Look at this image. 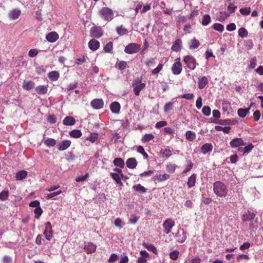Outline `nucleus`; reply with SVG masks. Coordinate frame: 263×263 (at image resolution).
<instances>
[{"label":"nucleus","mask_w":263,"mask_h":263,"mask_svg":"<svg viewBox=\"0 0 263 263\" xmlns=\"http://www.w3.org/2000/svg\"><path fill=\"white\" fill-rule=\"evenodd\" d=\"M214 193L219 197H226L228 194V189L226 185L221 181H216L213 184Z\"/></svg>","instance_id":"f257e3e1"},{"label":"nucleus","mask_w":263,"mask_h":263,"mask_svg":"<svg viewBox=\"0 0 263 263\" xmlns=\"http://www.w3.org/2000/svg\"><path fill=\"white\" fill-rule=\"evenodd\" d=\"M99 14L102 18L108 22L113 19L114 15L113 11L108 7L102 8L99 11Z\"/></svg>","instance_id":"f03ea898"},{"label":"nucleus","mask_w":263,"mask_h":263,"mask_svg":"<svg viewBox=\"0 0 263 263\" xmlns=\"http://www.w3.org/2000/svg\"><path fill=\"white\" fill-rule=\"evenodd\" d=\"M183 61L187 67L191 70L195 69L197 65L196 59L191 55H186L184 58Z\"/></svg>","instance_id":"7ed1b4c3"},{"label":"nucleus","mask_w":263,"mask_h":263,"mask_svg":"<svg viewBox=\"0 0 263 263\" xmlns=\"http://www.w3.org/2000/svg\"><path fill=\"white\" fill-rule=\"evenodd\" d=\"M140 50V46L136 43H130L124 49V51L127 54H133L138 52Z\"/></svg>","instance_id":"20e7f679"},{"label":"nucleus","mask_w":263,"mask_h":263,"mask_svg":"<svg viewBox=\"0 0 263 263\" xmlns=\"http://www.w3.org/2000/svg\"><path fill=\"white\" fill-rule=\"evenodd\" d=\"M175 237L176 241L180 243H183L185 241L187 238L186 232L183 229L179 228Z\"/></svg>","instance_id":"39448f33"},{"label":"nucleus","mask_w":263,"mask_h":263,"mask_svg":"<svg viewBox=\"0 0 263 263\" xmlns=\"http://www.w3.org/2000/svg\"><path fill=\"white\" fill-rule=\"evenodd\" d=\"M164 232L168 234L171 231L172 228L175 226V222L172 219H166L163 224Z\"/></svg>","instance_id":"423d86ee"},{"label":"nucleus","mask_w":263,"mask_h":263,"mask_svg":"<svg viewBox=\"0 0 263 263\" xmlns=\"http://www.w3.org/2000/svg\"><path fill=\"white\" fill-rule=\"evenodd\" d=\"M90 32L91 36L93 37L99 38L103 34L102 29L99 27H92Z\"/></svg>","instance_id":"0eeeda50"},{"label":"nucleus","mask_w":263,"mask_h":263,"mask_svg":"<svg viewBox=\"0 0 263 263\" xmlns=\"http://www.w3.org/2000/svg\"><path fill=\"white\" fill-rule=\"evenodd\" d=\"M92 107L95 109H100L103 107L104 102L101 99H95L90 103Z\"/></svg>","instance_id":"6e6552de"},{"label":"nucleus","mask_w":263,"mask_h":263,"mask_svg":"<svg viewBox=\"0 0 263 263\" xmlns=\"http://www.w3.org/2000/svg\"><path fill=\"white\" fill-rule=\"evenodd\" d=\"M182 69V65L179 61L174 63L172 67V72L175 75L179 74L181 72Z\"/></svg>","instance_id":"1a4fd4ad"},{"label":"nucleus","mask_w":263,"mask_h":263,"mask_svg":"<svg viewBox=\"0 0 263 263\" xmlns=\"http://www.w3.org/2000/svg\"><path fill=\"white\" fill-rule=\"evenodd\" d=\"M71 145L70 140H63L59 142L57 144V148L59 151H64L67 149Z\"/></svg>","instance_id":"9d476101"},{"label":"nucleus","mask_w":263,"mask_h":263,"mask_svg":"<svg viewBox=\"0 0 263 263\" xmlns=\"http://www.w3.org/2000/svg\"><path fill=\"white\" fill-rule=\"evenodd\" d=\"M232 147H237L240 145H244L243 140L241 138H236L233 139L230 143Z\"/></svg>","instance_id":"9b49d317"},{"label":"nucleus","mask_w":263,"mask_h":263,"mask_svg":"<svg viewBox=\"0 0 263 263\" xmlns=\"http://www.w3.org/2000/svg\"><path fill=\"white\" fill-rule=\"evenodd\" d=\"M47 41L51 43L55 42L59 39V35L55 32H51L47 34L46 36Z\"/></svg>","instance_id":"f8f14e48"},{"label":"nucleus","mask_w":263,"mask_h":263,"mask_svg":"<svg viewBox=\"0 0 263 263\" xmlns=\"http://www.w3.org/2000/svg\"><path fill=\"white\" fill-rule=\"evenodd\" d=\"M182 48V41L180 39H177L174 43L171 49L174 51H179Z\"/></svg>","instance_id":"ddd939ff"},{"label":"nucleus","mask_w":263,"mask_h":263,"mask_svg":"<svg viewBox=\"0 0 263 263\" xmlns=\"http://www.w3.org/2000/svg\"><path fill=\"white\" fill-rule=\"evenodd\" d=\"M21 13V11L18 9H14L11 11L9 14V17L11 20H16L19 17Z\"/></svg>","instance_id":"4468645a"},{"label":"nucleus","mask_w":263,"mask_h":263,"mask_svg":"<svg viewBox=\"0 0 263 263\" xmlns=\"http://www.w3.org/2000/svg\"><path fill=\"white\" fill-rule=\"evenodd\" d=\"M255 216V214L251 211H248L246 212L242 216V220L243 221H251L253 220Z\"/></svg>","instance_id":"2eb2a0df"},{"label":"nucleus","mask_w":263,"mask_h":263,"mask_svg":"<svg viewBox=\"0 0 263 263\" xmlns=\"http://www.w3.org/2000/svg\"><path fill=\"white\" fill-rule=\"evenodd\" d=\"M137 161L134 158H128L126 161V165L127 167L131 169L135 168L137 165Z\"/></svg>","instance_id":"dca6fc26"},{"label":"nucleus","mask_w":263,"mask_h":263,"mask_svg":"<svg viewBox=\"0 0 263 263\" xmlns=\"http://www.w3.org/2000/svg\"><path fill=\"white\" fill-rule=\"evenodd\" d=\"M88 46L91 50L95 51L99 48L100 43L95 39H92L89 42Z\"/></svg>","instance_id":"f3484780"},{"label":"nucleus","mask_w":263,"mask_h":263,"mask_svg":"<svg viewBox=\"0 0 263 263\" xmlns=\"http://www.w3.org/2000/svg\"><path fill=\"white\" fill-rule=\"evenodd\" d=\"M120 104L118 102H114L110 105V108L112 112L118 114L120 110Z\"/></svg>","instance_id":"a211bd4d"},{"label":"nucleus","mask_w":263,"mask_h":263,"mask_svg":"<svg viewBox=\"0 0 263 263\" xmlns=\"http://www.w3.org/2000/svg\"><path fill=\"white\" fill-rule=\"evenodd\" d=\"M84 249L87 253H92L96 251V246L91 242H88L85 245Z\"/></svg>","instance_id":"6ab92c4d"},{"label":"nucleus","mask_w":263,"mask_h":263,"mask_svg":"<svg viewBox=\"0 0 263 263\" xmlns=\"http://www.w3.org/2000/svg\"><path fill=\"white\" fill-rule=\"evenodd\" d=\"M145 83H140L139 84L134 86L133 91L135 95L136 96H138L140 94V91L145 87Z\"/></svg>","instance_id":"aec40b11"},{"label":"nucleus","mask_w":263,"mask_h":263,"mask_svg":"<svg viewBox=\"0 0 263 263\" xmlns=\"http://www.w3.org/2000/svg\"><path fill=\"white\" fill-rule=\"evenodd\" d=\"M63 123L65 125H73L76 123V120L72 117L67 116L64 119Z\"/></svg>","instance_id":"412c9836"},{"label":"nucleus","mask_w":263,"mask_h":263,"mask_svg":"<svg viewBox=\"0 0 263 263\" xmlns=\"http://www.w3.org/2000/svg\"><path fill=\"white\" fill-rule=\"evenodd\" d=\"M208 83V80L205 77H202L199 78L198 87L199 89H203Z\"/></svg>","instance_id":"4be33fe9"},{"label":"nucleus","mask_w":263,"mask_h":263,"mask_svg":"<svg viewBox=\"0 0 263 263\" xmlns=\"http://www.w3.org/2000/svg\"><path fill=\"white\" fill-rule=\"evenodd\" d=\"M110 176L116 182L117 184H119L120 186H123V183L121 181V175L119 174H117L115 173H111Z\"/></svg>","instance_id":"5701e85b"},{"label":"nucleus","mask_w":263,"mask_h":263,"mask_svg":"<svg viewBox=\"0 0 263 263\" xmlns=\"http://www.w3.org/2000/svg\"><path fill=\"white\" fill-rule=\"evenodd\" d=\"M213 149V146L210 143H205L203 144L201 148V152L203 154H205L210 152Z\"/></svg>","instance_id":"b1692460"},{"label":"nucleus","mask_w":263,"mask_h":263,"mask_svg":"<svg viewBox=\"0 0 263 263\" xmlns=\"http://www.w3.org/2000/svg\"><path fill=\"white\" fill-rule=\"evenodd\" d=\"M34 83L31 81H24L23 83V87L26 90H30L34 87Z\"/></svg>","instance_id":"393cba45"},{"label":"nucleus","mask_w":263,"mask_h":263,"mask_svg":"<svg viewBox=\"0 0 263 263\" xmlns=\"http://www.w3.org/2000/svg\"><path fill=\"white\" fill-rule=\"evenodd\" d=\"M35 91L38 94L44 95L47 93L48 88L47 86L44 85H40L35 88Z\"/></svg>","instance_id":"a878e982"},{"label":"nucleus","mask_w":263,"mask_h":263,"mask_svg":"<svg viewBox=\"0 0 263 263\" xmlns=\"http://www.w3.org/2000/svg\"><path fill=\"white\" fill-rule=\"evenodd\" d=\"M59 77V73L57 71H52L48 73V78L52 81L58 80Z\"/></svg>","instance_id":"bb28decb"},{"label":"nucleus","mask_w":263,"mask_h":263,"mask_svg":"<svg viewBox=\"0 0 263 263\" xmlns=\"http://www.w3.org/2000/svg\"><path fill=\"white\" fill-rule=\"evenodd\" d=\"M27 175V172L26 171L24 170L20 171L16 174V179L17 180H22L26 177Z\"/></svg>","instance_id":"cd10ccee"},{"label":"nucleus","mask_w":263,"mask_h":263,"mask_svg":"<svg viewBox=\"0 0 263 263\" xmlns=\"http://www.w3.org/2000/svg\"><path fill=\"white\" fill-rule=\"evenodd\" d=\"M69 135L74 138H79L82 136V132L79 129H74L69 133Z\"/></svg>","instance_id":"c85d7f7f"},{"label":"nucleus","mask_w":263,"mask_h":263,"mask_svg":"<svg viewBox=\"0 0 263 263\" xmlns=\"http://www.w3.org/2000/svg\"><path fill=\"white\" fill-rule=\"evenodd\" d=\"M114 164L120 168H123L125 165L124 160L120 158H117L114 160Z\"/></svg>","instance_id":"c756f323"},{"label":"nucleus","mask_w":263,"mask_h":263,"mask_svg":"<svg viewBox=\"0 0 263 263\" xmlns=\"http://www.w3.org/2000/svg\"><path fill=\"white\" fill-rule=\"evenodd\" d=\"M143 246L148 250L152 251L154 254H157L158 253L156 248L153 245L144 242Z\"/></svg>","instance_id":"7c9ffc66"},{"label":"nucleus","mask_w":263,"mask_h":263,"mask_svg":"<svg viewBox=\"0 0 263 263\" xmlns=\"http://www.w3.org/2000/svg\"><path fill=\"white\" fill-rule=\"evenodd\" d=\"M196 176L195 174H193L188 179L187 185L189 187L194 186L196 183Z\"/></svg>","instance_id":"2f4dec72"},{"label":"nucleus","mask_w":263,"mask_h":263,"mask_svg":"<svg viewBox=\"0 0 263 263\" xmlns=\"http://www.w3.org/2000/svg\"><path fill=\"white\" fill-rule=\"evenodd\" d=\"M254 148V145L252 143H250L248 145L246 146L243 148L239 149V151L242 152L243 154L249 153Z\"/></svg>","instance_id":"473e14b6"},{"label":"nucleus","mask_w":263,"mask_h":263,"mask_svg":"<svg viewBox=\"0 0 263 263\" xmlns=\"http://www.w3.org/2000/svg\"><path fill=\"white\" fill-rule=\"evenodd\" d=\"M186 138L189 141H193L196 137V134L194 132L187 130L185 134Z\"/></svg>","instance_id":"72a5a7b5"},{"label":"nucleus","mask_w":263,"mask_h":263,"mask_svg":"<svg viewBox=\"0 0 263 263\" xmlns=\"http://www.w3.org/2000/svg\"><path fill=\"white\" fill-rule=\"evenodd\" d=\"M250 108V107H249L248 108H246V109H243V108L238 109V111H237L238 115L241 118L245 117L247 115V114L249 112Z\"/></svg>","instance_id":"f704fd0d"},{"label":"nucleus","mask_w":263,"mask_h":263,"mask_svg":"<svg viewBox=\"0 0 263 263\" xmlns=\"http://www.w3.org/2000/svg\"><path fill=\"white\" fill-rule=\"evenodd\" d=\"M133 189L136 191L141 193H146L147 191V189L145 188L144 186H142L140 184H138L134 185L133 186Z\"/></svg>","instance_id":"c9c22d12"},{"label":"nucleus","mask_w":263,"mask_h":263,"mask_svg":"<svg viewBox=\"0 0 263 263\" xmlns=\"http://www.w3.org/2000/svg\"><path fill=\"white\" fill-rule=\"evenodd\" d=\"M211 17L209 14H204L203 16L202 20V25L203 26H206L208 25L210 22H211Z\"/></svg>","instance_id":"e433bc0d"},{"label":"nucleus","mask_w":263,"mask_h":263,"mask_svg":"<svg viewBox=\"0 0 263 263\" xmlns=\"http://www.w3.org/2000/svg\"><path fill=\"white\" fill-rule=\"evenodd\" d=\"M191 45L190 46V49H196L200 45V43L198 40H196L195 38H194L191 41Z\"/></svg>","instance_id":"4c0bfd02"},{"label":"nucleus","mask_w":263,"mask_h":263,"mask_svg":"<svg viewBox=\"0 0 263 263\" xmlns=\"http://www.w3.org/2000/svg\"><path fill=\"white\" fill-rule=\"evenodd\" d=\"M44 143L48 147L53 146L56 144V140L54 139L48 138L45 141Z\"/></svg>","instance_id":"58836bf2"},{"label":"nucleus","mask_w":263,"mask_h":263,"mask_svg":"<svg viewBox=\"0 0 263 263\" xmlns=\"http://www.w3.org/2000/svg\"><path fill=\"white\" fill-rule=\"evenodd\" d=\"M174 102H169L165 104L164 106V111L168 113L173 109Z\"/></svg>","instance_id":"ea45409f"},{"label":"nucleus","mask_w":263,"mask_h":263,"mask_svg":"<svg viewBox=\"0 0 263 263\" xmlns=\"http://www.w3.org/2000/svg\"><path fill=\"white\" fill-rule=\"evenodd\" d=\"M170 178V175L167 174H160L157 176V180L159 182L165 181Z\"/></svg>","instance_id":"a19ab883"},{"label":"nucleus","mask_w":263,"mask_h":263,"mask_svg":"<svg viewBox=\"0 0 263 263\" xmlns=\"http://www.w3.org/2000/svg\"><path fill=\"white\" fill-rule=\"evenodd\" d=\"M248 34L247 30L243 27L240 28L238 30V35L241 37H247Z\"/></svg>","instance_id":"79ce46f5"},{"label":"nucleus","mask_w":263,"mask_h":263,"mask_svg":"<svg viewBox=\"0 0 263 263\" xmlns=\"http://www.w3.org/2000/svg\"><path fill=\"white\" fill-rule=\"evenodd\" d=\"M9 196V192L8 191L4 190L0 193V200L5 201L8 199Z\"/></svg>","instance_id":"37998d69"},{"label":"nucleus","mask_w":263,"mask_h":263,"mask_svg":"<svg viewBox=\"0 0 263 263\" xmlns=\"http://www.w3.org/2000/svg\"><path fill=\"white\" fill-rule=\"evenodd\" d=\"M116 30L118 34L120 35H123L128 33V30L126 28H123L122 26L118 27Z\"/></svg>","instance_id":"c03bdc74"},{"label":"nucleus","mask_w":263,"mask_h":263,"mask_svg":"<svg viewBox=\"0 0 263 263\" xmlns=\"http://www.w3.org/2000/svg\"><path fill=\"white\" fill-rule=\"evenodd\" d=\"M177 167V165L174 164L169 163L166 165V170L167 172L173 173H174L176 168Z\"/></svg>","instance_id":"a18cd8bd"},{"label":"nucleus","mask_w":263,"mask_h":263,"mask_svg":"<svg viewBox=\"0 0 263 263\" xmlns=\"http://www.w3.org/2000/svg\"><path fill=\"white\" fill-rule=\"evenodd\" d=\"M154 138V136L152 134H146L143 137L142 141L147 142L152 140Z\"/></svg>","instance_id":"49530a36"},{"label":"nucleus","mask_w":263,"mask_h":263,"mask_svg":"<svg viewBox=\"0 0 263 263\" xmlns=\"http://www.w3.org/2000/svg\"><path fill=\"white\" fill-rule=\"evenodd\" d=\"M214 30L218 31L219 32H222L224 30L223 26L219 23H215L212 26Z\"/></svg>","instance_id":"de8ad7c7"},{"label":"nucleus","mask_w":263,"mask_h":263,"mask_svg":"<svg viewBox=\"0 0 263 263\" xmlns=\"http://www.w3.org/2000/svg\"><path fill=\"white\" fill-rule=\"evenodd\" d=\"M163 157L168 158L172 155V152L170 149L165 148L161 151Z\"/></svg>","instance_id":"09e8293b"},{"label":"nucleus","mask_w":263,"mask_h":263,"mask_svg":"<svg viewBox=\"0 0 263 263\" xmlns=\"http://www.w3.org/2000/svg\"><path fill=\"white\" fill-rule=\"evenodd\" d=\"M112 47L113 43L112 42H109L105 45L104 50L106 52H110L112 49Z\"/></svg>","instance_id":"8fccbe9b"},{"label":"nucleus","mask_w":263,"mask_h":263,"mask_svg":"<svg viewBox=\"0 0 263 263\" xmlns=\"http://www.w3.org/2000/svg\"><path fill=\"white\" fill-rule=\"evenodd\" d=\"M34 213L35 214V217L36 219H39L43 213V210L40 206L36 207L34 210Z\"/></svg>","instance_id":"3c124183"},{"label":"nucleus","mask_w":263,"mask_h":263,"mask_svg":"<svg viewBox=\"0 0 263 263\" xmlns=\"http://www.w3.org/2000/svg\"><path fill=\"white\" fill-rule=\"evenodd\" d=\"M179 254V252L178 251L174 250L170 252V257L172 260H175L178 258Z\"/></svg>","instance_id":"603ef678"},{"label":"nucleus","mask_w":263,"mask_h":263,"mask_svg":"<svg viewBox=\"0 0 263 263\" xmlns=\"http://www.w3.org/2000/svg\"><path fill=\"white\" fill-rule=\"evenodd\" d=\"M229 14L226 12H220L219 15V21L220 22L224 21L228 16Z\"/></svg>","instance_id":"864d4df0"},{"label":"nucleus","mask_w":263,"mask_h":263,"mask_svg":"<svg viewBox=\"0 0 263 263\" xmlns=\"http://www.w3.org/2000/svg\"><path fill=\"white\" fill-rule=\"evenodd\" d=\"M202 112L204 115L209 116L211 115L210 107L208 106H204L202 109Z\"/></svg>","instance_id":"5fc2aeb1"},{"label":"nucleus","mask_w":263,"mask_h":263,"mask_svg":"<svg viewBox=\"0 0 263 263\" xmlns=\"http://www.w3.org/2000/svg\"><path fill=\"white\" fill-rule=\"evenodd\" d=\"M43 234L48 240H50L53 237L52 231H44Z\"/></svg>","instance_id":"6e6d98bb"},{"label":"nucleus","mask_w":263,"mask_h":263,"mask_svg":"<svg viewBox=\"0 0 263 263\" xmlns=\"http://www.w3.org/2000/svg\"><path fill=\"white\" fill-rule=\"evenodd\" d=\"M138 153L141 154L143 157L147 159L148 157V154L145 152L144 148L142 146H139L137 148Z\"/></svg>","instance_id":"4d7b16f0"},{"label":"nucleus","mask_w":263,"mask_h":263,"mask_svg":"<svg viewBox=\"0 0 263 263\" xmlns=\"http://www.w3.org/2000/svg\"><path fill=\"white\" fill-rule=\"evenodd\" d=\"M114 223L115 226L119 228L120 229H121L122 226L125 224L122 220L119 218H118L115 220Z\"/></svg>","instance_id":"13d9d810"},{"label":"nucleus","mask_w":263,"mask_h":263,"mask_svg":"<svg viewBox=\"0 0 263 263\" xmlns=\"http://www.w3.org/2000/svg\"><path fill=\"white\" fill-rule=\"evenodd\" d=\"M98 138V135L97 134H91L89 136L86 140L90 141L91 142H95Z\"/></svg>","instance_id":"bf43d9fd"},{"label":"nucleus","mask_w":263,"mask_h":263,"mask_svg":"<svg viewBox=\"0 0 263 263\" xmlns=\"http://www.w3.org/2000/svg\"><path fill=\"white\" fill-rule=\"evenodd\" d=\"M239 11L241 14L244 15H247L250 13L251 8L250 7L241 8Z\"/></svg>","instance_id":"052dcab7"},{"label":"nucleus","mask_w":263,"mask_h":263,"mask_svg":"<svg viewBox=\"0 0 263 263\" xmlns=\"http://www.w3.org/2000/svg\"><path fill=\"white\" fill-rule=\"evenodd\" d=\"M118 259V257L117 254L115 253H112L111 254L108 260V263H115L117 259Z\"/></svg>","instance_id":"680f3d73"},{"label":"nucleus","mask_w":263,"mask_h":263,"mask_svg":"<svg viewBox=\"0 0 263 263\" xmlns=\"http://www.w3.org/2000/svg\"><path fill=\"white\" fill-rule=\"evenodd\" d=\"M62 193L61 190L57 191V192L51 193L47 195V199L53 198L57 195L60 194Z\"/></svg>","instance_id":"e2e57ef3"},{"label":"nucleus","mask_w":263,"mask_h":263,"mask_svg":"<svg viewBox=\"0 0 263 263\" xmlns=\"http://www.w3.org/2000/svg\"><path fill=\"white\" fill-rule=\"evenodd\" d=\"M127 66V62L124 61H120L118 63V69L121 70H123L126 68Z\"/></svg>","instance_id":"0e129e2a"},{"label":"nucleus","mask_w":263,"mask_h":263,"mask_svg":"<svg viewBox=\"0 0 263 263\" xmlns=\"http://www.w3.org/2000/svg\"><path fill=\"white\" fill-rule=\"evenodd\" d=\"M38 53V50L36 49H31L28 52V55L30 57L33 58L36 56Z\"/></svg>","instance_id":"69168bd1"},{"label":"nucleus","mask_w":263,"mask_h":263,"mask_svg":"<svg viewBox=\"0 0 263 263\" xmlns=\"http://www.w3.org/2000/svg\"><path fill=\"white\" fill-rule=\"evenodd\" d=\"M139 220V217L135 215H132L129 218V221L130 224H135Z\"/></svg>","instance_id":"338daca9"},{"label":"nucleus","mask_w":263,"mask_h":263,"mask_svg":"<svg viewBox=\"0 0 263 263\" xmlns=\"http://www.w3.org/2000/svg\"><path fill=\"white\" fill-rule=\"evenodd\" d=\"M47 121L51 124L55 123L57 122V117L53 115H50L47 118Z\"/></svg>","instance_id":"774afa93"}]
</instances>
